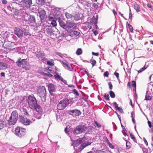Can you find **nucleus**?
I'll list each match as a JSON object with an SVG mask.
<instances>
[{"label":"nucleus","instance_id":"f257e3e1","mask_svg":"<svg viewBox=\"0 0 153 153\" xmlns=\"http://www.w3.org/2000/svg\"><path fill=\"white\" fill-rule=\"evenodd\" d=\"M16 63L18 66L22 67L26 70L30 69V66L29 63L27 62V59H21L20 58H19L16 62Z\"/></svg>","mask_w":153,"mask_h":153},{"label":"nucleus","instance_id":"f03ea898","mask_svg":"<svg viewBox=\"0 0 153 153\" xmlns=\"http://www.w3.org/2000/svg\"><path fill=\"white\" fill-rule=\"evenodd\" d=\"M38 95L41 97L42 100L45 102L46 100V92L44 86H40L37 91Z\"/></svg>","mask_w":153,"mask_h":153},{"label":"nucleus","instance_id":"7ed1b4c3","mask_svg":"<svg viewBox=\"0 0 153 153\" xmlns=\"http://www.w3.org/2000/svg\"><path fill=\"white\" fill-rule=\"evenodd\" d=\"M18 115L16 111L12 112L8 121V123L9 126L14 125L16 123L18 119Z\"/></svg>","mask_w":153,"mask_h":153},{"label":"nucleus","instance_id":"20e7f679","mask_svg":"<svg viewBox=\"0 0 153 153\" xmlns=\"http://www.w3.org/2000/svg\"><path fill=\"white\" fill-rule=\"evenodd\" d=\"M27 102L30 107L33 109L37 105L36 99L33 94H31L28 96Z\"/></svg>","mask_w":153,"mask_h":153},{"label":"nucleus","instance_id":"39448f33","mask_svg":"<svg viewBox=\"0 0 153 153\" xmlns=\"http://www.w3.org/2000/svg\"><path fill=\"white\" fill-rule=\"evenodd\" d=\"M37 7L38 8L37 11L40 20L41 22H43L47 18L46 12L44 9L39 8L38 6Z\"/></svg>","mask_w":153,"mask_h":153},{"label":"nucleus","instance_id":"423d86ee","mask_svg":"<svg viewBox=\"0 0 153 153\" xmlns=\"http://www.w3.org/2000/svg\"><path fill=\"white\" fill-rule=\"evenodd\" d=\"M76 27V24L75 23L72 22L70 21H68L66 22V25L65 29L68 32L74 30Z\"/></svg>","mask_w":153,"mask_h":153},{"label":"nucleus","instance_id":"0eeeda50","mask_svg":"<svg viewBox=\"0 0 153 153\" xmlns=\"http://www.w3.org/2000/svg\"><path fill=\"white\" fill-rule=\"evenodd\" d=\"M69 100L68 99H65L61 100L57 105V108L59 110L64 109L68 104Z\"/></svg>","mask_w":153,"mask_h":153},{"label":"nucleus","instance_id":"6e6552de","mask_svg":"<svg viewBox=\"0 0 153 153\" xmlns=\"http://www.w3.org/2000/svg\"><path fill=\"white\" fill-rule=\"evenodd\" d=\"M86 129V128L83 126H79L76 127L73 131L74 135L79 134L83 132Z\"/></svg>","mask_w":153,"mask_h":153},{"label":"nucleus","instance_id":"1a4fd4ad","mask_svg":"<svg viewBox=\"0 0 153 153\" xmlns=\"http://www.w3.org/2000/svg\"><path fill=\"white\" fill-rule=\"evenodd\" d=\"M25 132V129L23 128L17 127L15 129L16 134L20 137L24 136Z\"/></svg>","mask_w":153,"mask_h":153},{"label":"nucleus","instance_id":"9d476101","mask_svg":"<svg viewBox=\"0 0 153 153\" xmlns=\"http://www.w3.org/2000/svg\"><path fill=\"white\" fill-rule=\"evenodd\" d=\"M24 31L21 28L16 27L14 30V33L19 38H21L23 36Z\"/></svg>","mask_w":153,"mask_h":153},{"label":"nucleus","instance_id":"9b49d317","mask_svg":"<svg viewBox=\"0 0 153 153\" xmlns=\"http://www.w3.org/2000/svg\"><path fill=\"white\" fill-rule=\"evenodd\" d=\"M27 117L22 116H20V120L25 125H28L31 123V121L27 119Z\"/></svg>","mask_w":153,"mask_h":153},{"label":"nucleus","instance_id":"f8f14e48","mask_svg":"<svg viewBox=\"0 0 153 153\" xmlns=\"http://www.w3.org/2000/svg\"><path fill=\"white\" fill-rule=\"evenodd\" d=\"M34 109L35 110L36 112V114L38 115V117H37V118L38 119H40L42 113L41 108L37 104V105L35 106V107L33 108V109Z\"/></svg>","mask_w":153,"mask_h":153},{"label":"nucleus","instance_id":"ddd939ff","mask_svg":"<svg viewBox=\"0 0 153 153\" xmlns=\"http://www.w3.org/2000/svg\"><path fill=\"white\" fill-rule=\"evenodd\" d=\"M21 3L23 7L27 8L32 5V1L31 0H23L21 2Z\"/></svg>","mask_w":153,"mask_h":153},{"label":"nucleus","instance_id":"4468645a","mask_svg":"<svg viewBox=\"0 0 153 153\" xmlns=\"http://www.w3.org/2000/svg\"><path fill=\"white\" fill-rule=\"evenodd\" d=\"M74 136H73L72 137H71L70 138L72 141H73V142L72 143V145L74 146V148L75 147L79 146L80 144L81 143V142L80 141V140L79 139H77L76 140H73V138Z\"/></svg>","mask_w":153,"mask_h":153},{"label":"nucleus","instance_id":"2eb2a0df","mask_svg":"<svg viewBox=\"0 0 153 153\" xmlns=\"http://www.w3.org/2000/svg\"><path fill=\"white\" fill-rule=\"evenodd\" d=\"M69 113L70 114L71 113L72 114V115L75 116H78L81 114V111L78 109H74L73 110H70L69 111Z\"/></svg>","mask_w":153,"mask_h":153},{"label":"nucleus","instance_id":"dca6fc26","mask_svg":"<svg viewBox=\"0 0 153 153\" xmlns=\"http://www.w3.org/2000/svg\"><path fill=\"white\" fill-rule=\"evenodd\" d=\"M68 33H70V35L73 37H76L80 34L79 32L75 30H74L71 31Z\"/></svg>","mask_w":153,"mask_h":153},{"label":"nucleus","instance_id":"f3484780","mask_svg":"<svg viewBox=\"0 0 153 153\" xmlns=\"http://www.w3.org/2000/svg\"><path fill=\"white\" fill-rule=\"evenodd\" d=\"M62 64L65 67H66L67 69L70 71H72L73 69V68L71 64L66 62L64 61L62 62Z\"/></svg>","mask_w":153,"mask_h":153},{"label":"nucleus","instance_id":"a211bd4d","mask_svg":"<svg viewBox=\"0 0 153 153\" xmlns=\"http://www.w3.org/2000/svg\"><path fill=\"white\" fill-rule=\"evenodd\" d=\"M48 87L50 93L55 91L56 89L54 85L51 83H49L48 85Z\"/></svg>","mask_w":153,"mask_h":153},{"label":"nucleus","instance_id":"6ab92c4d","mask_svg":"<svg viewBox=\"0 0 153 153\" xmlns=\"http://www.w3.org/2000/svg\"><path fill=\"white\" fill-rule=\"evenodd\" d=\"M91 144V143L90 142L86 141L82 143L80 146L79 149L80 151H81L84 148L90 145Z\"/></svg>","mask_w":153,"mask_h":153},{"label":"nucleus","instance_id":"aec40b11","mask_svg":"<svg viewBox=\"0 0 153 153\" xmlns=\"http://www.w3.org/2000/svg\"><path fill=\"white\" fill-rule=\"evenodd\" d=\"M27 17L28 19V21L31 23H35L36 22L35 17L33 16L27 15Z\"/></svg>","mask_w":153,"mask_h":153},{"label":"nucleus","instance_id":"412c9836","mask_svg":"<svg viewBox=\"0 0 153 153\" xmlns=\"http://www.w3.org/2000/svg\"><path fill=\"white\" fill-rule=\"evenodd\" d=\"M113 105L114 106L116 110H118L122 113H123L122 109L121 108H120L118 107V105L117 103L116 102H114L113 103Z\"/></svg>","mask_w":153,"mask_h":153},{"label":"nucleus","instance_id":"4be33fe9","mask_svg":"<svg viewBox=\"0 0 153 153\" xmlns=\"http://www.w3.org/2000/svg\"><path fill=\"white\" fill-rule=\"evenodd\" d=\"M80 19V17L79 14H75L73 15L72 21H77Z\"/></svg>","mask_w":153,"mask_h":153},{"label":"nucleus","instance_id":"5701e85b","mask_svg":"<svg viewBox=\"0 0 153 153\" xmlns=\"http://www.w3.org/2000/svg\"><path fill=\"white\" fill-rule=\"evenodd\" d=\"M7 64L4 62H0V70H3L7 69Z\"/></svg>","mask_w":153,"mask_h":153},{"label":"nucleus","instance_id":"b1692460","mask_svg":"<svg viewBox=\"0 0 153 153\" xmlns=\"http://www.w3.org/2000/svg\"><path fill=\"white\" fill-rule=\"evenodd\" d=\"M7 123L5 121H0V129L6 126Z\"/></svg>","mask_w":153,"mask_h":153},{"label":"nucleus","instance_id":"393cba45","mask_svg":"<svg viewBox=\"0 0 153 153\" xmlns=\"http://www.w3.org/2000/svg\"><path fill=\"white\" fill-rule=\"evenodd\" d=\"M22 111L23 114H24V116H23L29 117L30 116V115L27 112V110L24 108H22Z\"/></svg>","mask_w":153,"mask_h":153},{"label":"nucleus","instance_id":"a878e982","mask_svg":"<svg viewBox=\"0 0 153 153\" xmlns=\"http://www.w3.org/2000/svg\"><path fill=\"white\" fill-rule=\"evenodd\" d=\"M58 21L60 26L63 29H65L66 25V23L65 24L63 21L59 18V19Z\"/></svg>","mask_w":153,"mask_h":153},{"label":"nucleus","instance_id":"bb28decb","mask_svg":"<svg viewBox=\"0 0 153 153\" xmlns=\"http://www.w3.org/2000/svg\"><path fill=\"white\" fill-rule=\"evenodd\" d=\"M35 53L36 57L38 58H42L44 56V53L41 51L35 52Z\"/></svg>","mask_w":153,"mask_h":153},{"label":"nucleus","instance_id":"cd10ccee","mask_svg":"<svg viewBox=\"0 0 153 153\" xmlns=\"http://www.w3.org/2000/svg\"><path fill=\"white\" fill-rule=\"evenodd\" d=\"M134 9L137 12H139L140 11V6L137 4H134Z\"/></svg>","mask_w":153,"mask_h":153},{"label":"nucleus","instance_id":"c85d7f7f","mask_svg":"<svg viewBox=\"0 0 153 153\" xmlns=\"http://www.w3.org/2000/svg\"><path fill=\"white\" fill-rule=\"evenodd\" d=\"M65 15L67 19H70L72 21L73 15H71V14L69 13H65Z\"/></svg>","mask_w":153,"mask_h":153},{"label":"nucleus","instance_id":"c756f323","mask_svg":"<svg viewBox=\"0 0 153 153\" xmlns=\"http://www.w3.org/2000/svg\"><path fill=\"white\" fill-rule=\"evenodd\" d=\"M37 4L42 5L45 3L44 0H36Z\"/></svg>","mask_w":153,"mask_h":153},{"label":"nucleus","instance_id":"7c9ffc66","mask_svg":"<svg viewBox=\"0 0 153 153\" xmlns=\"http://www.w3.org/2000/svg\"><path fill=\"white\" fill-rule=\"evenodd\" d=\"M82 50L81 48H78L76 52V53L77 55H80L82 54Z\"/></svg>","mask_w":153,"mask_h":153},{"label":"nucleus","instance_id":"2f4dec72","mask_svg":"<svg viewBox=\"0 0 153 153\" xmlns=\"http://www.w3.org/2000/svg\"><path fill=\"white\" fill-rule=\"evenodd\" d=\"M90 63L92 65V67H94L96 64V62L95 60L91 59L90 60Z\"/></svg>","mask_w":153,"mask_h":153},{"label":"nucleus","instance_id":"473e14b6","mask_svg":"<svg viewBox=\"0 0 153 153\" xmlns=\"http://www.w3.org/2000/svg\"><path fill=\"white\" fill-rule=\"evenodd\" d=\"M147 68V67H146L145 65L142 68L140 69V70L139 71H137V72L138 73H140L143 71H144L145 69H146Z\"/></svg>","mask_w":153,"mask_h":153},{"label":"nucleus","instance_id":"72a5a7b5","mask_svg":"<svg viewBox=\"0 0 153 153\" xmlns=\"http://www.w3.org/2000/svg\"><path fill=\"white\" fill-rule=\"evenodd\" d=\"M51 24L53 27H55L57 25V24L56 21L54 19H53L51 22Z\"/></svg>","mask_w":153,"mask_h":153},{"label":"nucleus","instance_id":"f704fd0d","mask_svg":"<svg viewBox=\"0 0 153 153\" xmlns=\"http://www.w3.org/2000/svg\"><path fill=\"white\" fill-rule=\"evenodd\" d=\"M54 77L56 79L60 80L61 79L62 77L61 76H59L58 74H56L55 75Z\"/></svg>","mask_w":153,"mask_h":153},{"label":"nucleus","instance_id":"c9c22d12","mask_svg":"<svg viewBox=\"0 0 153 153\" xmlns=\"http://www.w3.org/2000/svg\"><path fill=\"white\" fill-rule=\"evenodd\" d=\"M110 95L111 97L112 98H114L115 97V95L114 93L112 91H110L109 92Z\"/></svg>","mask_w":153,"mask_h":153},{"label":"nucleus","instance_id":"e433bc0d","mask_svg":"<svg viewBox=\"0 0 153 153\" xmlns=\"http://www.w3.org/2000/svg\"><path fill=\"white\" fill-rule=\"evenodd\" d=\"M130 137L135 142H136V140L134 137V136L132 134H130Z\"/></svg>","mask_w":153,"mask_h":153},{"label":"nucleus","instance_id":"4c0bfd02","mask_svg":"<svg viewBox=\"0 0 153 153\" xmlns=\"http://www.w3.org/2000/svg\"><path fill=\"white\" fill-rule=\"evenodd\" d=\"M107 143L108 144L110 148L112 149H113L114 148V146L110 143L108 140H107Z\"/></svg>","mask_w":153,"mask_h":153},{"label":"nucleus","instance_id":"58836bf2","mask_svg":"<svg viewBox=\"0 0 153 153\" xmlns=\"http://www.w3.org/2000/svg\"><path fill=\"white\" fill-rule=\"evenodd\" d=\"M47 64L48 65H50L51 66H53L54 65V64L52 61H47Z\"/></svg>","mask_w":153,"mask_h":153},{"label":"nucleus","instance_id":"ea45409f","mask_svg":"<svg viewBox=\"0 0 153 153\" xmlns=\"http://www.w3.org/2000/svg\"><path fill=\"white\" fill-rule=\"evenodd\" d=\"M73 93L76 95V96H78L79 95V94L78 91L75 89H74L73 90Z\"/></svg>","mask_w":153,"mask_h":153},{"label":"nucleus","instance_id":"a19ab883","mask_svg":"<svg viewBox=\"0 0 153 153\" xmlns=\"http://www.w3.org/2000/svg\"><path fill=\"white\" fill-rule=\"evenodd\" d=\"M152 99V97H151L149 96L146 95L145 98V100H150Z\"/></svg>","mask_w":153,"mask_h":153},{"label":"nucleus","instance_id":"79ce46f5","mask_svg":"<svg viewBox=\"0 0 153 153\" xmlns=\"http://www.w3.org/2000/svg\"><path fill=\"white\" fill-rule=\"evenodd\" d=\"M14 14L15 15L19 16V10L16 9H15L14 12Z\"/></svg>","mask_w":153,"mask_h":153},{"label":"nucleus","instance_id":"37998d69","mask_svg":"<svg viewBox=\"0 0 153 153\" xmlns=\"http://www.w3.org/2000/svg\"><path fill=\"white\" fill-rule=\"evenodd\" d=\"M104 97L105 99L106 100H109V95L108 94H105L104 96Z\"/></svg>","mask_w":153,"mask_h":153},{"label":"nucleus","instance_id":"c03bdc74","mask_svg":"<svg viewBox=\"0 0 153 153\" xmlns=\"http://www.w3.org/2000/svg\"><path fill=\"white\" fill-rule=\"evenodd\" d=\"M131 146V143L129 142H127L126 143V146L127 149L130 148Z\"/></svg>","mask_w":153,"mask_h":153},{"label":"nucleus","instance_id":"a18cd8bd","mask_svg":"<svg viewBox=\"0 0 153 153\" xmlns=\"http://www.w3.org/2000/svg\"><path fill=\"white\" fill-rule=\"evenodd\" d=\"M132 85V86L135 88V90L136 88V83L135 81H133L131 82Z\"/></svg>","mask_w":153,"mask_h":153},{"label":"nucleus","instance_id":"49530a36","mask_svg":"<svg viewBox=\"0 0 153 153\" xmlns=\"http://www.w3.org/2000/svg\"><path fill=\"white\" fill-rule=\"evenodd\" d=\"M128 26L130 30V31L131 32H132L133 31V27H132V26L131 25H130L129 24L128 25Z\"/></svg>","mask_w":153,"mask_h":153},{"label":"nucleus","instance_id":"de8ad7c7","mask_svg":"<svg viewBox=\"0 0 153 153\" xmlns=\"http://www.w3.org/2000/svg\"><path fill=\"white\" fill-rule=\"evenodd\" d=\"M55 53L56 55L59 56L61 58H63V57H62L63 55L60 53L58 52H56Z\"/></svg>","mask_w":153,"mask_h":153},{"label":"nucleus","instance_id":"09e8293b","mask_svg":"<svg viewBox=\"0 0 153 153\" xmlns=\"http://www.w3.org/2000/svg\"><path fill=\"white\" fill-rule=\"evenodd\" d=\"M108 85L109 86V88L110 90H111L112 89L113 86L111 84V83L110 82L108 83Z\"/></svg>","mask_w":153,"mask_h":153},{"label":"nucleus","instance_id":"8fccbe9b","mask_svg":"<svg viewBox=\"0 0 153 153\" xmlns=\"http://www.w3.org/2000/svg\"><path fill=\"white\" fill-rule=\"evenodd\" d=\"M114 75L116 76L117 78L118 79L119 78V74L117 72H115L114 73Z\"/></svg>","mask_w":153,"mask_h":153},{"label":"nucleus","instance_id":"3c124183","mask_svg":"<svg viewBox=\"0 0 153 153\" xmlns=\"http://www.w3.org/2000/svg\"><path fill=\"white\" fill-rule=\"evenodd\" d=\"M80 140L81 142V143L83 142V141H85L86 140V137H83L82 138L79 139Z\"/></svg>","mask_w":153,"mask_h":153},{"label":"nucleus","instance_id":"603ef678","mask_svg":"<svg viewBox=\"0 0 153 153\" xmlns=\"http://www.w3.org/2000/svg\"><path fill=\"white\" fill-rule=\"evenodd\" d=\"M61 80V81L63 82L65 84V85L67 84V81H66V80H65L63 78H62Z\"/></svg>","mask_w":153,"mask_h":153},{"label":"nucleus","instance_id":"864d4df0","mask_svg":"<svg viewBox=\"0 0 153 153\" xmlns=\"http://www.w3.org/2000/svg\"><path fill=\"white\" fill-rule=\"evenodd\" d=\"M92 6L93 7L96 8V9H97L98 8V5L97 4L95 3H94L92 4Z\"/></svg>","mask_w":153,"mask_h":153},{"label":"nucleus","instance_id":"5fc2aeb1","mask_svg":"<svg viewBox=\"0 0 153 153\" xmlns=\"http://www.w3.org/2000/svg\"><path fill=\"white\" fill-rule=\"evenodd\" d=\"M109 75V73L108 71L105 72L104 74V75L105 76L108 77Z\"/></svg>","mask_w":153,"mask_h":153},{"label":"nucleus","instance_id":"6e6d98bb","mask_svg":"<svg viewBox=\"0 0 153 153\" xmlns=\"http://www.w3.org/2000/svg\"><path fill=\"white\" fill-rule=\"evenodd\" d=\"M95 123L96 124V125L95 126L96 127H97L98 128L101 127L100 126L97 122L95 121Z\"/></svg>","mask_w":153,"mask_h":153},{"label":"nucleus","instance_id":"4d7b16f0","mask_svg":"<svg viewBox=\"0 0 153 153\" xmlns=\"http://www.w3.org/2000/svg\"><path fill=\"white\" fill-rule=\"evenodd\" d=\"M129 11H130V13H129V19H131V18H132V14H131V10L130 8Z\"/></svg>","mask_w":153,"mask_h":153},{"label":"nucleus","instance_id":"13d9d810","mask_svg":"<svg viewBox=\"0 0 153 153\" xmlns=\"http://www.w3.org/2000/svg\"><path fill=\"white\" fill-rule=\"evenodd\" d=\"M92 54L93 55L96 56H98L99 55V53H94V52H92Z\"/></svg>","mask_w":153,"mask_h":153},{"label":"nucleus","instance_id":"bf43d9fd","mask_svg":"<svg viewBox=\"0 0 153 153\" xmlns=\"http://www.w3.org/2000/svg\"><path fill=\"white\" fill-rule=\"evenodd\" d=\"M92 129V128L91 127H89L88 128V129L89 130L88 132L89 133H90V132H91Z\"/></svg>","mask_w":153,"mask_h":153},{"label":"nucleus","instance_id":"052dcab7","mask_svg":"<svg viewBox=\"0 0 153 153\" xmlns=\"http://www.w3.org/2000/svg\"><path fill=\"white\" fill-rule=\"evenodd\" d=\"M143 140L146 145L147 146L148 145V142L145 138H143Z\"/></svg>","mask_w":153,"mask_h":153},{"label":"nucleus","instance_id":"680f3d73","mask_svg":"<svg viewBox=\"0 0 153 153\" xmlns=\"http://www.w3.org/2000/svg\"><path fill=\"white\" fill-rule=\"evenodd\" d=\"M148 123L149 127L151 128L152 127V125L151 122L150 121H148Z\"/></svg>","mask_w":153,"mask_h":153},{"label":"nucleus","instance_id":"e2e57ef3","mask_svg":"<svg viewBox=\"0 0 153 153\" xmlns=\"http://www.w3.org/2000/svg\"><path fill=\"white\" fill-rule=\"evenodd\" d=\"M41 74L44 76H48V73H45L44 72H42L41 73Z\"/></svg>","mask_w":153,"mask_h":153},{"label":"nucleus","instance_id":"0e129e2a","mask_svg":"<svg viewBox=\"0 0 153 153\" xmlns=\"http://www.w3.org/2000/svg\"><path fill=\"white\" fill-rule=\"evenodd\" d=\"M56 120L57 121H59L60 120H61L59 119V118H58V116L57 115V114H56Z\"/></svg>","mask_w":153,"mask_h":153},{"label":"nucleus","instance_id":"69168bd1","mask_svg":"<svg viewBox=\"0 0 153 153\" xmlns=\"http://www.w3.org/2000/svg\"><path fill=\"white\" fill-rule=\"evenodd\" d=\"M2 2L3 4H5L7 3V2L6 0H2Z\"/></svg>","mask_w":153,"mask_h":153},{"label":"nucleus","instance_id":"338daca9","mask_svg":"<svg viewBox=\"0 0 153 153\" xmlns=\"http://www.w3.org/2000/svg\"><path fill=\"white\" fill-rule=\"evenodd\" d=\"M113 13H114V15L115 16L117 14V13L116 12V11H115V10L114 9L113 10Z\"/></svg>","mask_w":153,"mask_h":153},{"label":"nucleus","instance_id":"774afa93","mask_svg":"<svg viewBox=\"0 0 153 153\" xmlns=\"http://www.w3.org/2000/svg\"><path fill=\"white\" fill-rule=\"evenodd\" d=\"M147 6L149 8H152V6L149 4H147Z\"/></svg>","mask_w":153,"mask_h":153}]
</instances>
